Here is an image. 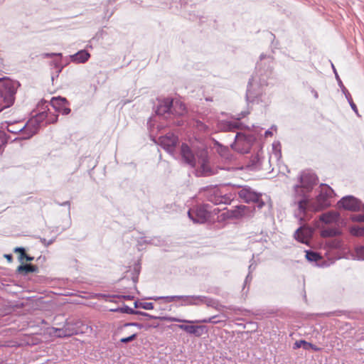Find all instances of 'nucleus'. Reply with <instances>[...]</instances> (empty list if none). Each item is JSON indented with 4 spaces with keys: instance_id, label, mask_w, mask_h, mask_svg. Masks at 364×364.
Masks as SVG:
<instances>
[{
    "instance_id": "obj_1",
    "label": "nucleus",
    "mask_w": 364,
    "mask_h": 364,
    "mask_svg": "<svg viewBox=\"0 0 364 364\" xmlns=\"http://www.w3.org/2000/svg\"><path fill=\"white\" fill-rule=\"evenodd\" d=\"M141 325L137 323H126L119 325L114 331V336L120 337L119 341L127 343L134 341L138 336V330L141 329Z\"/></svg>"
},
{
    "instance_id": "obj_2",
    "label": "nucleus",
    "mask_w": 364,
    "mask_h": 364,
    "mask_svg": "<svg viewBox=\"0 0 364 364\" xmlns=\"http://www.w3.org/2000/svg\"><path fill=\"white\" fill-rule=\"evenodd\" d=\"M19 84L8 77H3V81L0 86V95L4 102V107H9L14 104L15 94Z\"/></svg>"
},
{
    "instance_id": "obj_3",
    "label": "nucleus",
    "mask_w": 364,
    "mask_h": 364,
    "mask_svg": "<svg viewBox=\"0 0 364 364\" xmlns=\"http://www.w3.org/2000/svg\"><path fill=\"white\" fill-rule=\"evenodd\" d=\"M225 186L213 187L205 191L208 201L215 205L230 204L232 200V194L227 193Z\"/></svg>"
},
{
    "instance_id": "obj_4",
    "label": "nucleus",
    "mask_w": 364,
    "mask_h": 364,
    "mask_svg": "<svg viewBox=\"0 0 364 364\" xmlns=\"http://www.w3.org/2000/svg\"><path fill=\"white\" fill-rule=\"evenodd\" d=\"M197 164L196 168V176H209L216 172L210 167L208 153L205 150H198L197 152Z\"/></svg>"
},
{
    "instance_id": "obj_5",
    "label": "nucleus",
    "mask_w": 364,
    "mask_h": 364,
    "mask_svg": "<svg viewBox=\"0 0 364 364\" xmlns=\"http://www.w3.org/2000/svg\"><path fill=\"white\" fill-rule=\"evenodd\" d=\"M239 198L247 203H256L258 208H262L265 205L262 198V194L254 191L249 187H244L238 192Z\"/></svg>"
},
{
    "instance_id": "obj_6",
    "label": "nucleus",
    "mask_w": 364,
    "mask_h": 364,
    "mask_svg": "<svg viewBox=\"0 0 364 364\" xmlns=\"http://www.w3.org/2000/svg\"><path fill=\"white\" fill-rule=\"evenodd\" d=\"M255 208L251 209L250 207L240 205L235 207L232 210H228L225 213H223L224 218L228 219H239L242 217H250L252 216Z\"/></svg>"
},
{
    "instance_id": "obj_7",
    "label": "nucleus",
    "mask_w": 364,
    "mask_h": 364,
    "mask_svg": "<svg viewBox=\"0 0 364 364\" xmlns=\"http://www.w3.org/2000/svg\"><path fill=\"white\" fill-rule=\"evenodd\" d=\"M208 205H203L196 210H190L188 213L189 218L196 223H203L210 217V212L208 210Z\"/></svg>"
},
{
    "instance_id": "obj_8",
    "label": "nucleus",
    "mask_w": 364,
    "mask_h": 364,
    "mask_svg": "<svg viewBox=\"0 0 364 364\" xmlns=\"http://www.w3.org/2000/svg\"><path fill=\"white\" fill-rule=\"evenodd\" d=\"M197 151H193L186 144H182L181 146V156L183 161L192 168L196 167Z\"/></svg>"
},
{
    "instance_id": "obj_9",
    "label": "nucleus",
    "mask_w": 364,
    "mask_h": 364,
    "mask_svg": "<svg viewBox=\"0 0 364 364\" xmlns=\"http://www.w3.org/2000/svg\"><path fill=\"white\" fill-rule=\"evenodd\" d=\"M321 193L317 198L319 205L314 208L315 211H319L331 205L328 198L332 196L333 190L331 187L325 184L321 186Z\"/></svg>"
},
{
    "instance_id": "obj_10",
    "label": "nucleus",
    "mask_w": 364,
    "mask_h": 364,
    "mask_svg": "<svg viewBox=\"0 0 364 364\" xmlns=\"http://www.w3.org/2000/svg\"><path fill=\"white\" fill-rule=\"evenodd\" d=\"M338 204L345 210L350 211H360L364 208V205L353 196L343 197Z\"/></svg>"
},
{
    "instance_id": "obj_11",
    "label": "nucleus",
    "mask_w": 364,
    "mask_h": 364,
    "mask_svg": "<svg viewBox=\"0 0 364 364\" xmlns=\"http://www.w3.org/2000/svg\"><path fill=\"white\" fill-rule=\"evenodd\" d=\"M178 141V136L172 133H168L165 136H160L158 139L159 144L168 151H172Z\"/></svg>"
},
{
    "instance_id": "obj_12",
    "label": "nucleus",
    "mask_w": 364,
    "mask_h": 364,
    "mask_svg": "<svg viewBox=\"0 0 364 364\" xmlns=\"http://www.w3.org/2000/svg\"><path fill=\"white\" fill-rule=\"evenodd\" d=\"M50 105L55 110L63 114H68L70 112V109L68 107V102L64 97H53L50 100Z\"/></svg>"
},
{
    "instance_id": "obj_13",
    "label": "nucleus",
    "mask_w": 364,
    "mask_h": 364,
    "mask_svg": "<svg viewBox=\"0 0 364 364\" xmlns=\"http://www.w3.org/2000/svg\"><path fill=\"white\" fill-rule=\"evenodd\" d=\"M173 106L176 114L182 115L186 112V106L184 104L179 101H176L174 103L172 100L166 99L164 101V112H168L171 111V107Z\"/></svg>"
},
{
    "instance_id": "obj_14",
    "label": "nucleus",
    "mask_w": 364,
    "mask_h": 364,
    "mask_svg": "<svg viewBox=\"0 0 364 364\" xmlns=\"http://www.w3.org/2000/svg\"><path fill=\"white\" fill-rule=\"evenodd\" d=\"M38 128L36 119H31L24 126L20 127L19 131L25 135L23 136L25 139H29L37 132Z\"/></svg>"
},
{
    "instance_id": "obj_15",
    "label": "nucleus",
    "mask_w": 364,
    "mask_h": 364,
    "mask_svg": "<svg viewBox=\"0 0 364 364\" xmlns=\"http://www.w3.org/2000/svg\"><path fill=\"white\" fill-rule=\"evenodd\" d=\"M312 236L311 228L302 226L299 228L295 232L294 237L298 241L307 244Z\"/></svg>"
},
{
    "instance_id": "obj_16",
    "label": "nucleus",
    "mask_w": 364,
    "mask_h": 364,
    "mask_svg": "<svg viewBox=\"0 0 364 364\" xmlns=\"http://www.w3.org/2000/svg\"><path fill=\"white\" fill-rule=\"evenodd\" d=\"M178 328L188 333L193 334L196 336H200L203 333V330L205 329L204 326H189V325H178Z\"/></svg>"
},
{
    "instance_id": "obj_17",
    "label": "nucleus",
    "mask_w": 364,
    "mask_h": 364,
    "mask_svg": "<svg viewBox=\"0 0 364 364\" xmlns=\"http://www.w3.org/2000/svg\"><path fill=\"white\" fill-rule=\"evenodd\" d=\"M178 299H183L186 304L188 305H198L200 301H202V299L200 297H194V296H173L167 298L168 301H174Z\"/></svg>"
},
{
    "instance_id": "obj_18",
    "label": "nucleus",
    "mask_w": 364,
    "mask_h": 364,
    "mask_svg": "<svg viewBox=\"0 0 364 364\" xmlns=\"http://www.w3.org/2000/svg\"><path fill=\"white\" fill-rule=\"evenodd\" d=\"M90 55L85 50L77 52L76 54L71 56L72 61L77 63H83L88 60Z\"/></svg>"
},
{
    "instance_id": "obj_19",
    "label": "nucleus",
    "mask_w": 364,
    "mask_h": 364,
    "mask_svg": "<svg viewBox=\"0 0 364 364\" xmlns=\"http://www.w3.org/2000/svg\"><path fill=\"white\" fill-rule=\"evenodd\" d=\"M339 215L336 212H328L323 213L320 216V220L325 223H332L336 222Z\"/></svg>"
},
{
    "instance_id": "obj_20",
    "label": "nucleus",
    "mask_w": 364,
    "mask_h": 364,
    "mask_svg": "<svg viewBox=\"0 0 364 364\" xmlns=\"http://www.w3.org/2000/svg\"><path fill=\"white\" fill-rule=\"evenodd\" d=\"M64 330L61 335H58L59 338L69 337L77 333V330L75 329L73 324L67 323L63 326Z\"/></svg>"
},
{
    "instance_id": "obj_21",
    "label": "nucleus",
    "mask_w": 364,
    "mask_h": 364,
    "mask_svg": "<svg viewBox=\"0 0 364 364\" xmlns=\"http://www.w3.org/2000/svg\"><path fill=\"white\" fill-rule=\"evenodd\" d=\"M38 270V267L35 265L32 264H23L20 265L17 268V271L19 273H23L25 274H27L29 272H34Z\"/></svg>"
},
{
    "instance_id": "obj_22",
    "label": "nucleus",
    "mask_w": 364,
    "mask_h": 364,
    "mask_svg": "<svg viewBox=\"0 0 364 364\" xmlns=\"http://www.w3.org/2000/svg\"><path fill=\"white\" fill-rule=\"evenodd\" d=\"M340 232L337 228H326L321 230V235L323 237H333L339 235Z\"/></svg>"
},
{
    "instance_id": "obj_23",
    "label": "nucleus",
    "mask_w": 364,
    "mask_h": 364,
    "mask_svg": "<svg viewBox=\"0 0 364 364\" xmlns=\"http://www.w3.org/2000/svg\"><path fill=\"white\" fill-rule=\"evenodd\" d=\"M225 126L226 131L235 132L240 129L241 124L238 121L226 122Z\"/></svg>"
},
{
    "instance_id": "obj_24",
    "label": "nucleus",
    "mask_w": 364,
    "mask_h": 364,
    "mask_svg": "<svg viewBox=\"0 0 364 364\" xmlns=\"http://www.w3.org/2000/svg\"><path fill=\"white\" fill-rule=\"evenodd\" d=\"M306 258L311 262H318L321 259V256L315 252L306 251Z\"/></svg>"
},
{
    "instance_id": "obj_25",
    "label": "nucleus",
    "mask_w": 364,
    "mask_h": 364,
    "mask_svg": "<svg viewBox=\"0 0 364 364\" xmlns=\"http://www.w3.org/2000/svg\"><path fill=\"white\" fill-rule=\"evenodd\" d=\"M7 139L6 134L3 131H0V154L2 153L3 148L7 143Z\"/></svg>"
},
{
    "instance_id": "obj_26",
    "label": "nucleus",
    "mask_w": 364,
    "mask_h": 364,
    "mask_svg": "<svg viewBox=\"0 0 364 364\" xmlns=\"http://www.w3.org/2000/svg\"><path fill=\"white\" fill-rule=\"evenodd\" d=\"M309 204L308 199L305 197L304 199L299 201V208L301 211L305 212Z\"/></svg>"
},
{
    "instance_id": "obj_27",
    "label": "nucleus",
    "mask_w": 364,
    "mask_h": 364,
    "mask_svg": "<svg viewBox=\"0 0 364 364\" xmlns=\"http://www.w3.org/2000/svg\"><path fill=\"white\" fill-rule=\"evenodd\" d=\"M14 252L19 254L18 258L20 261H23L26 257V251L23 247H16Z\"/></svg>"
},
{
    "instance_id": "obj_28",
    "label": "nucleus",
    "mask_w": 364,
    "mask_h": 364,
    "mask_svg": "<svg viewBox=\"0 0 364 364\" xmlns=\"http://www.w3.org/2000/svg\"><path fill=\"white\" fill-rule=\"evenodd\" d=\"M304 349H305V350L311 349L314 351H320L321 350V348H318L316 346H315L311 343H309L307 341H305V343H304Z\"/></svg>"
},
{
    "instance_id": "obj_29",
    "label": "nucleus",
    "mask_w": 364,
    "mask_h": 364,
    "mask_svg": "<svg viewBox=\"0 0 364 364\" xmlns=\"http://www.w3.org/2000/svg\"><path fill=\"white\" fill-rule=\"evenodd\" d=\"M355 256L358 259L364 260V246L355 249Z\"/></svg>"
},
{
    "instance_id": "obj_30",
    "label": "nucleus",
    "mask_w": 364,
    "mask_h": 364,
    "mask_svg": "<svg viewBox=\"0 0 364 364\" xmlns=\"http://www.w3.org/2000/svg\"><path fill=\"white\" fill-rule=\"evenodd\" d=\"M350 232L353 235L361 236L364 234V228L353 227L351 228Z\"/></svg>"
},
{
    "instance_id": "obj_31",
    "label": "nucleus",
    "mask_w": 364,
    "mask_h": 364,
    "mask_svg": "<svg viewBox=\"0 0 364 364\" xmlns=\"http://www.w3.org/2000/svg\"><path fill=\"white\" fill-rule=\"evenodd\" d=\"M64 330L63 327V328H51L49 329V334L50 335H55L56 336H58V335H61L62 333H63V331Z\"/></svg>"
},
{
    "instance_id": "obj_32",
    "label": "nucleus",
    "mask_w": 364,
    "mask_h": 364,
    "mask_svg": "<svg viewBox=\"0 0 364 364\" xmlns=\"http://www.w3.org/2000/svg\"><path fill=\"white\" fill-rule=\"evenodd\" d=\"M165 319L171 322L193 323L192 321L183 320L175 317H167Z\"/></svg>"
},
{
    "instance_id": "obj_33",
    "label": "nucleus",
    "mask_w": 364,
    "mask_h": 364,
    "mask_svg": "<svg viewBox=\"0 0 364 364\" xmlns=\"http://www.w3.org/2000/svg\"><path fill=\"white\" fill-rule=\"evenodd\" d=\"M306 341L304 340H300V341H297L294 343V349H296V348H304V343H305Z\"/></svg>"
},
{
    "instance_id": "obj_34",
    "label": "nucleus",
    "mask_w": 364,
    "mask_h": 364,
    "mask_svg": "<svg viewBox=\"0 0 364 364\" xmlns=\"http://www.w3.org/2000/svg\"><path fill=\"white\" fill-rule=\"evenodd\" d=\"M353 220L364 223V215H358L352 218Z\"/></svg>"
},
{
    "instance_id": "obj_35",
    "label": "nucleus",
    "mask_w": 364,
    "mask_h": 364,
    "mask_svg": "<svg viewBox=\"0 0 364 364\" xmlns=\"http://www.w3.org/2000/svg\"><path fill=\"white\" fill-rule=\"evenodd\" d=\"M19 129H20V128L18 129H15V127L12 128L11 126H10V125L8 126V131L11 133H17L18 132H20Z\"/></svg>"
},
{
    "instance_id": "obj_36",
    "label": "nucleus",
    "mask_w": 364,
    "mask_h": 364,
    "mask_svg": "<svg viewBox=\"0 0 364 364\" xmlns=\"http://www.w3.org/2000/svg\"><path fill=\"white\" fill-rule=\"evenodd\" d=\"M54 55H61L60 53H43V56L45 57V58H48V57H52V56H54Z\"/></svg>"
},
{
    "instance_id": "obj_37",
    "label": "nucleus",
    "mask_w": 364,
    "mask_h": 364,
    "mask_svg": "<svg viewBox=\"0 0 364 364\" xmlns=\"http://www.w3.org/2000/svg\"><path fill=\"white\" fill-rule=\"evenodd\" d=\"M5 258L8 260V262H11L13 260V257L11 255H5Z\"/></svg>"
},
{
    "instance_id": "obj_38",
    "label": "nucleus",
    "mask_w": 364,
    "mask_h": 364,
    "mask_svg": "<svg viewBox=\"0 0 364 364\" xmlns=\"http://www.w3.org/2000/svg\"><path fill=\"white\" fill-rule=\"evenodd\" d=\"M26 261H28V262H31L33 260V257H30L28 255H26V257H25V259Z\"/></svg>"
},
{
    "instance_id": "obj_39",
    "label": "nucleus",
    "mask_w": 364,
    "mask_h": 364,
    "mask_svg": "<svg viewBox=\"0 0 364 364\" xmlns=\"http://www.w3.org/2000/svg\"><path fill=\"white\" fill-rule=\"evenodd\" d=\"M202 322H203V323H210V322H212V318H208V319H203L202 321Z\"/></svg>"
},
{
    "instance_id": "obj_40",
    "label": "nucleus",
    "mask_w": 364,
    "mask_h": 364,
    "mask_svg": "<svg viewBox=\"0 0 364 364\" xmlns=\"http://www.w3.org/2000/svg\"><path fill=\"white\" fill-rule=\"evenodd\" d=\"M146 309H151L153 308V306L151 304H148L146 306L144 307Z\"/></svg>"
},
{
    "instance_id": "obj_41",
    "label": "nucleus",
    "mask_w": 364,
    "mask_h": 364,
    "mask_svg": "<svg viewBox=\"0 0 364 364\" xmlns=\"http://www.w3.org/2000/svg\"><path fill=\"white\" fill-rule=\"evenodd\" d=\"M351 107H352V108H353V110H355V112H357V108H356L355 105L352 104V105H351Z\"/></svg>"
},
{
    "instance_id": "obj_42",
    "label": "nucleus",
    "mask_w": 364,
    "mask_h": 364,
    "mask_svg": "<svg viewBox=\"0 0 364 364\" xmlns=\"http://www.w3.org/2000/svg\"><path fill=\"white\" fill-rule=\"evenodd\" d=\"M313 92L314 93L315 97L317 98L318 97V93L316 91H313Z\"/></svg>"
},
{
    "instance_id": "obj_43",
    "label": "nucleus",
    "mask_w": 364,
    "mask_h": 364,
    "mask_svg": "<svg viewBox=\"0 0 364 364\" xmlns=\"http://www.w3.org/2000/svg\"><path fill=\"white\" fill-rule=\"evenodd\" d=\"M312 187L311 186H309L306 188L307 189V191H309L310 190H311Z\"/></svg>"
},
{
    "instance_id": "obj_44",
    "label": "nucleus",
    "mask_w": 364,
    "mask_h": 364,
    "mask_svg": "<svg viewBox=\"0 0 364 364\" xmlns=\"http://www.w3.org/2000/svg\"><path fill=\"white\" fill-rule=\"evenodd\" d=\"M3 109V107H0V112Z\"/></svg>"
}]
</instances>
